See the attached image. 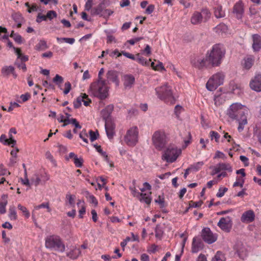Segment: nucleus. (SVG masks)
<instances>
[{
    "label": "nucleus",
    "instance_id": "57",
    "mask_svg": "<svg viewBox=\"0 0 261 261\" xmlns=\"http://www.w3.org/2000/svg\"><path fill=\"white\" fill-rule=\"evenodd\" d=\"M45 155V158L50 161L53 164H56V161L54 159L53 156L49 151L46 152Z\"/></svg>",
    "mask_w": 261,
    "mask_h": 261
},
{
    "label": "nucleus",
    "instance_id": "14",
    "mask_svg": "<svg viewBox=\"0 0 261 261\" xmlns=\"http://www.w3.org/2000/svg\"><path fill=\"white\" fill-rule=\"evenodd\" d=\"M105 130L109 139H112L115 135V124L112 119H107L105 121Z\"/></svg>",
    "mask_w": 261,
    "mask_h": 261
},
{
    "label": "nucleus",
    "instance_id": "46",
    "mask_svg": "<svg viewBox=\"0 0 261 261\" xmlns=\"http://www.w3.org/2000/svg\"><path fill=\"white\" fill-rule=\"evenodd\" d=\"M75 166L77 168H81L83 166V160L82 158H79L77 156L73 160Z\"/></svg>",
    "mask_w": 261,
    "mask_h": 261
},
{
    "label": "nucleus",
    "instance_id": "17",
    "mask_svg": "<svg viewBox=\"0 0 261 261\" xmlns=\"http://www.w3.org/2000/svg\"><path fill=\"white\" fill-rule=\"evenodd\" d=\"M255 213L253 210H249L244 212L241 217V221L243 223H249L252 222L255 219Z\"/></svg>",
    "mask_w": 261,
    "mask_h": 261
},
{
    "label": "nucleus",
    "instance_id": "7",
    "mask_svg": "<svg viewBox=\"0 0 261 261\" xmlns=\"http://www.w3.org/2000/svg\"><path fill=\"white\" fill-rule=\"evenodd\" d=\"M181 153V150L173 144L169 145L164 151L162 159L168 163L174 162Z\"/></svg>",
    "mask_w": 261,
    "mask_h": 261
},
{
    "label": "nucleus",
    "instance_id": "52",
    "mask_svg": "<svg viewBox=\"0 0 261 261\" xmlns=\"http://www.w3.org/2000/svg\"><path fill=\"white\" fill-rule=\"evenodd\" d=\"M39 174L42 184L49 179V175L47 173L44 172L42 173H39Z\"/></svg>",
    "mask_w": 261,
    "mask_h": 261
},
{
    "label": "nucleus",
    "instance_id": "23",
    "mask_svg": "<svg viewBox=\"0 0 261 261\" xmlns=\"http://www.w3.org/2000/svg\"><path fill=\"white\" fill-rule=\"evenodd\" d=\"M214 14L217 18H221L225 16V12L223 10L222 6L217 5L214 8Z\"/></svg>",
    "mask_w": 261,
    "mask_h": 261
},
{
    "label": "nucleus",
    "instance_id": "55",
    "mask_svg": "<svg viewBox=\"0 0 261 261\" xmlns=\"http://www.w3.org/2000/svg\"><path fill=\"white\" fill-rule=\"evenodd\" d=\"M11 173L7 169L4 168L3 165H0V176L5 175L6 174L10 175Z\"/></svg>",
    "mask_w": 261,
    "mask_h": 261
},
{
    "label": "nucleus",
    "instance_id": "50",
    "mask_svg": "<svg viewBox=\"0 0 261 261\" xmlns=\"http://www.w3.org/2000/svg\"><path fill=\"white\" fill-rule=\"evenodd\" d=\"M41 208H46L47 209L48 212H50L51 211V209L50 208V207L49 206L48 202L42 203L41 204L38 205L35 207V208L37 210H38V209H40Z\"/></svg>",
    "mask_w": 261,
    "mask_h": 261
},
{
    "label": "nucleus",
    "instance_id": "44",
    "mask_svg": "<svg viewBox=\"0 0 261 261\" xmlns=\"http://www.w3.org/2000/svg\"><path fill=\"white\" fill-rule=\"evenodd\" d=\"M57 40L58 42H61L62 41H64L66 43L70 44H72L75 42V39L71 38H57Z\"/></svg>",
    "mask_w": 261,
    "mask_h": 261
},
{
    "label": "nucleus",
    "instance_id": "11",
    "mask_svg": "<svg viewBox=\"0 0 261 261\" xmlns=\"http://www.w3.org/2000/svg\"><path fill=\"white\" fill-rule=\"evenodd\" d=\"M201 237L203 240L209 244H212L217 240V237L213 234L208 227H205L201 231Z\"/></svg>",
    "mask_w": 261,
    "mask_h": 261
},
{
    "label": "nucleus",
    "instance_id": "47",
    "mask_svg": "<svg viewBox=\"0 0 261 261\" xmlns=\"http://www.w3.org/2000/svg\"><path fill=\"white\" fill-rule=\"evenodd\" d=\"M46 16V19L48 18L51 20L53 18H56L57 17V14L55 11L50 10L47 11Z\"/></svg>",
    "mask_w": 261,
    "mask_h": 261
},
{
    "label": "nucleus",
    "instance_id": "9",
    "mask_svg": "<svg viewBox=\"0 0 261 261\" xmlns=\"http://www.w3.org/2000/svg\"><path fill=\"white\" fill-rule=\"evenodd\" d=\"M224 75L222 72H218L210 78L206 84L207 89L213 91L222 85L224 82Z\"/></svg>",
    "mask_w": 261,
    "mask_h": 261
},
{
    "label": "nucleus",
    "instance_id": "45",
    "mask_svg": "<svg viewBox=\"0 0 261 261\" xmlns=\"http://www.w3.org/2000/svg\"><path fill=\"white\" fill-rule=\"evenodd\" d=\"M18 208L23 213L24 215L27 218L30 217V214L25 207L21 205L20 204H19L18 205Z\"/></svg>",
    "mask_w": 261,
    "mask_h": 261
},
{
    "label": "nucleus",
    "instance_id": "36",
    "mask_svg": "<svg viewBox=\"0 0 261 261\" xmlns=\"http://www.w3.org/2000/svg\"><path fill=\"white\" fill-rule=\"evenodd\" d=\"M10 37L12 38L16 42L19 44H21L22 42L21 36L17 33H15L14 31H12Z\"/></svg>",
    "mask_w": 261,
    "mask_h": 261
},
{
    "label": "nucleus",
    "instance_id": "28",
    "mask_svg": "<svg viewBox=\"0 0 261 261\" xmlns=\"http://www.w3.org/2000/svg\"><path fill=\"white\" fill-rule=\"evenodd\" d=\"M81 252L80 249L75 248L67 253V256L71 259H76L80 255Z\"/></svg>",
    "mask_w": 261,
    "mask_h": 261
},
{
    "label": "nucleus",
    "instance_id": "15",
    "mask_svg": "<svg viewBox=\"0 0 261 261\" xmlns=\"http://www.w3.org/2000/svg\"><path fill=\"white\" fill-rule=\"evenodd\" d=\"M249 86L252 90L257 92H261V74H255L250 81Z\"/></svg>",
    "mask_w": 261,
    "mask_h": 261
},
{
    "label": "nucleus",
    "instance_id": "29",
    "mask_svg": "<svg viewBox=\"0 0 261 261\" xmlns=\"http://www.w3.org/2000/svg\"><path fill=\"white\" fill-rule=\"evenodd\" d=\"M138 199L141 202H145V203L149 204L150 203L151 198L150 197V193L149 194L146 193H141L139 196Z\"/></svg>",
    "mask_w": 261,
    "mask_h": 261
},
{
    "label": "nucleus",
    "instance_id": "59",
    "mask_svg": "<svg viewBox=\"0 0 261 261\" xmlns=\"http://www.w3.org/2000/svg\"><path fill=\"white\" fill-rule=\"evenodd\" d=\"M9 139H8V140H9L8 142L9 143H10V144H9V146H11L12 147H13L16 143V140L13 138V137L12 135V134H9Z\"/></svg>",
    "mask_w": 261,
    "mask_h": 261
},
{
    "label": "nucleus",
    "instance_id": "56",
    "mask_svg": "<svg viewBox=\"0 0 261 261\" xmlns=\"http://www.w3.org/2000/svg\"><path fill=\"white\" fill-rule=\"evenodd\" d=\"M113 13V11L110 9H103L101 17L104 18L109 17Z\"/></svg>",
    "mask_w": 261,
    "mask_h": 261
},
{
    "label": "nucleus",
    "instance_id": "13",
    "mask_svg": "<svg viewBox=\"0 0 261 261\" xmlns=\"http://www.w3.org/2000/svg\"><path fill=\"white\" fill-rule=\"evenodd\" d=\"M218 226L223 231L229 232L232 225V221L230 217L221 218L218 223Z\"/></svg>",
    "mask_w": 261,
    "mask_h": 261
},
{
    "label": "nucleus",
    "instance_id": "43",
    "mask_svg": "<svg viewBox=\"0 0 261 261\" xmlns=\"http://www.w3.org/2000/svg\"><path fill=\"white\" fill-rule=\"evenodd\" d=\"M89 133L90 135V139L91 142H93L96 140L99 136V134L97 130L93 132L92 130H90Z\"/></svg>",
    "mask_w": 261,
    "mask_h": 261
},
{
    "label": "nucleus",
    "instance_id": "40",
    "mask_svg": "<svg viewBox=\"0 0 261 261\" xmlns=\"http://www.w3.org/2000/svg\"><path fill=\"white\" fill-rule=\"evenodd\" d=\"M204 165V163L202 161L197 162L190 166V169L193 171H198L202 166Z\"/></svg>",
    "mask_w": 261,
    "mask_h": 261
},
{
    "label": "nucleus",
    "instance_id": "24",
    "mask_svg": "<svg viewBox=\"0 0 261 261\" xmlns=\"http://www.w3.org/2000/svg\"><path fill=\"white\" fill-rule=\"evenodd\" d=\"M254 61L252 56H248L244 59L243 67L246 69H249L253 65Z\"/></svg>",
    "mask_w": 261,
    "mask_h": 261
},
{
    "label": "nucleus",
    "instance_id": "26",
    "mask_svg": "<svg viewBox=\"0 0 261 261\" xmlns=\"http://www.w3.org/2000/svg\"><path fill=\"white\" fill-rule=\"evenodd\" d=\"M103 9V4H100L97 7L91 9V14L93 15H99L101 17Z\"/></svg>",
    "mask_w": 261,
    "mask_h": 261
},
{
    "label": "nucleus",
    "instance_id": "21",
    "mask_svg": "<svg viewBox=\"0 0 261 261\" xmlns=\"http://www.w3.org/2000/svg\"><path fill=\"white\" fill-rule=\"evenodd\" d=\"M202 243L200 239L194 237L192 244V251L193 253H197L202 248Z\"/></svg>",
    "mask_w": 261,
    "mask_h": 261
},
{
    "label": "nucleus",
    "instance_id": "62",
    "mask_svg": "<svg viewBox=\"0 0 261 261\" xmlns=\"http://www.w3.org/2000/svg\"><path fill=\"white\" fill-rule=\"evenodd\" d=\"M142 54L146 56H149L151 54V48L148 44L146 45L144 50H142Z\"/></svg>",
    "mask_w": 261,
    "mask_h": 261
},
{
    "label": "nucleus",
    "instance_id": "34",
    "mask_svg": "<svg viewBox=\"0 0 261 261\" xmlns=\"http://www.w3.org/2000/svg\"><path fill=\"white\" fill-rule=\"evenodd\" d=\"M48 47L46 42L44 40H40L36 45L35 48L37 50H44Z\"/></svg>",
    "mask_w": 261,
    "mask_h": 261
},
{
    "label": "nucleus",
    "instance_id": "3",
    "mask_svg": "<svg viewBox=\"0 0 261 261\" xmlns=\"http://www.w3.org/2000/svg\"><path fill=\"white\" fill-rule=\"evenodd\" d=\"M158 97L167 103L173 105L175 102L172 87L166 83L155 89Z\"/></svg>",
    "mask_w": 261,
    "mask_h": 261
},
{
    "label": "nucleus",
    "instance_id": "63",
    "mask_svg": "<svg viewBox=\"0 0 261 261\" xmlns=\"http://www.w3.org/2000/svg\"><path fill=\"white\" fill-rule=\"evenodd\" d=\"M47 20L46 15H41L39 13L37 16L36 22L40 23L42 21H46Z\"/></svg>",
    "mask_w": 261,
    "mask_h": 261
},
{
    "label": "nucleus",
    "instance_id": "39",
    "mask_svg": "<svg viewBox=\"0 0 261 261\" xmlns=\"http://www.w3.org/2000/svg\"><path fill=\"white\" fill-rule=\"evenodd\" d=\"M218 165L220 167V170H226L229 172L232 171V168L231 165L228 163H219Z\"/></svg>",
    "mask_w": 261,
    "mask_h": 261
},
{
    "label": "nucleus",
    "instance_id": "41",
    "mask_svg": "<svg viewBox=\"0 0 261 261\" xmlns=\"http://www.w3.org/2000/svg\"><path fill=\"white\" fill-rule=\"evenodd\" d=\"M75 198L74 195H71L68 193L66 194V199L68 204L71 206H74L75 204Z\"/></svg>",
    "mask_w": 261,
    "mask_h": 261
},
{
    "label": "nucleus",
    "instance_id": "1",
    "mask_svg": "<svg viewBox=\"0 0 261 261\" xmlns=\"http://www.w3.org/2000/svg\"><path fill=\"white\" fill-rule=\"evenodd\" d=\"M225 53V49L222 44H216L207 51L204 58H198L192 63L195 67L199 69L203 67H218L222 63Z\"/></svg>",
    "mask_w": 261,
    "mask_h": 261
},
{
    "label": "nucleus",
    "instance_id": "4",
    "mask_svg": "<svg viewBox=\"0 0 261 261\" xmlns=\"http://www.w3.org/2000/svg\"><path fill=\"white\" fill-rule=\"evenodd\" d=\"M108 91L105 81L97 80L91 83L89 88V93L100 99H104L107 97Z\"/></svg>",
    "mask_w": 261,
    "mask_h": 261
},
{
    "label": "nucleus",
    "instance_id": "18",
    "mask_svg": "<svg viewBox=\"0 0 261 261\" xmlns=\"http://www.w3.org/2000/svg\"><path fill=\"white\" fill-rule=\"evenodd\" d=\"M253 41L252 49L254 51L258 52L261 49V36L258 34H253L252 35Z\"/></svg>",
    "mask_w": 261,
    "mask_h": 261
},
{
    "label": "nucleus",
    "instance_id": "6",
    "mask_svg": "<svg viewBox=\"0 0 261 261\" xmlns=\"http://www.w3.org/2000/svg\"><path fill=\"white\" fill-rule=\"evenodd\" d=\"M45 245L47 248L61 252H63L65 250L64 244L58 236L47 237L45 238Z\"/></svg>",
    "mask_w": 261,
    "mask_h": 261
},
{
    "label": "nucleus",
    "instance_id": "5",
    "mask_svg": "<svg viewBox=\"0 0 261 261\" xmlns=\"http://www.w3.org/2000/svg\"><path fill=\"white\" fill-rule=\"evenodd\" d=\"M151 140L154 147L159 151L163 149L168 142V137L165 132L163 129L155 131Z\"/></svg>",
    "mask_w": 261,
    "mask_h": 261
},
{
    "label": "nucleus",
    "instance_id": "64",
    "mask_svg": "<svg viewBox=\"0 0 261 261\" xmlns=\"http://www.w3.org/2000/svg\"><path fill=\"white\" fill-rule=\"evenodd\" d=\"M129 190H130L133 195L134 197H136L138 198L139 196L140 195L141 193H140L138 191H137L135 187H130Z\"/></svg>",
    "mask_w": 261,
    "mask_h": 261
},
{
    "label": "nucleus",
    "instance_id": "49",
    "mask_svg": "<svg viewBox=\"0 0 261 261\" xmlns=\"http://www.w3.org/2000/svg\"><path fill=\"white\" fill-rule=\"evenodd\" d=\"M228 189L225 187H221L219 188L218 190V192H217L216 196L218 197H222L224 196L225 193L227 192Z\"/></svg>",
    "mask_w": 261,
    "mask_h": 261
},
{
    "label": "nucleus",
    "instance_id": "2",
    "mask_svg": "<svg viewBox=\"0 0 261 261\" xmlns=\"http://www.w3.org/2000/svg\"><path fill=\"white\" fill-rule=\"evenodd\" d=\"M248 108L240 103H234L230 105L227 110V115L232 120H236L239 124L238 130L242 132L247 123Z\"/></svg>",
    "mask_w": 261,
    "mask_h": 261
},
{
    "label": "nucleus",
    "instance_id": "22",
    "mask_svg": "<svg viewBox=\"0 0 261 261\" xmlns=\"http://www.w3.org/2000/svg\"><path fill=\"white\" fill-rule=\"evenodd\" d=\"M114 106L112 105L107 106L103 110L101 111V115L103 119L106 121L107 119H111L110 116L113 111Z\"/></svg>",
    "mask_w": 261,
    "mask_h": 261
},
{
    "label": "nucleus",
    "instance_id": "20",
    "mask_svg": "<svg viewBox=\"0 0 261 261\" xmlns=\"http://www.w3.org/2000/svg\"><path fill=\"white\" fill-rule=\"evenodd\" d=\"M12 18L17 24V27L20 28L25 21L24 17L20 12L13 13L11 15Z\"/></svg>",
    "mask_w": 261,
    "mask_h": 261
},
{
    "label": "nucleus",
    "instance_id": "42",
    "mask_svg": "<svg viewBox=\"0 0 261 261\" xmlns=\"http://www.w3.org/2000/svg\"><path fill=\"white\" fill-rule=\"evenodd\" d=\"M155 203H157L159 204L160 207L161 208L164 207L165 206V201H164V196L163 195H159L157 199L154 200Z\"/></svg>",
    "mask_w": 261,
    "mask_h": 261
},
{
    "label": "nucleus",
    "instance_id": "38",
    "mask_svg": "<svg viewBox=\"0 0 261 261\" xmlns=\"http://www.w3.org/2000/svg\"><path fill=\"white\" fill-rule=\"evenodd\" d=\"M135 60L142 65H148L149 64V62L151 61L150 59L149 60V61H147L144 57L140 56L139 54L137 55V57H136Z\"/></svg>",
    "mask_w": 261,
    "mask_h": 261
},
{
    "label": "nucleus",
    "instance_id": "19",
    "mask_svg": "<svg viewBox=\"0 0 261 261\" xmlns=\"http://www.w3.org/2000/svg\"><path fill=\"white\" fill-rule=\"evenodd\" d=\"M107 78L108 82L111 81L114 83L116 86L119 85V80L118 79V74L116 71L109 70L107 73Z\"/></svg>",
    "mask_w": 261,
    "mask_h": 261
},
{
    "label": "nucleus",
    "instance_id": "53",
    "mask_svg": "<svg viewBox=\"0 0 261 261\" xmlns=\"http://www.w3.org/2000/svg\"><path fill=\"white\" fill-rule=\"evenodd\" d=\"M82 97H77L75 100H74L73 102L74 108L77 109L79 108L82 105Z\"/></svg>",
    "mask_w": 261,
    "mask_h": 261
},
{
    "label": "nucleus",
    "instance_id": "31",
    "mask_svg": "<svg viewBox=\"0 0 261 261\" xmlns=\"http://www.w3.org/2000/svg\"><path fill=\"white\" fill-rule=\"evenodd\" d=\"M225 101V96L224 94L219 95H215L214 97L215 104L217 106H220Z\"/></svg>",
    "mask_w": 261,
    "mask_h": 261
},
{
    "label": "nucleus",
    "instance_id": "48",
    "mask_svg": "<svg viewBox=\"0 0 261 261\" xmlns=\"http://www.w3.org/2000/svg\"><path fill=\"white\" fill-rule=\"evenodd\" d=\"M245 180L244 178L237 177V181L233 183V187H237L240 186V187L242 188L244 185Z\"/></svg>",
    "mask_w": 261,
    "mask_h": 261
},
{
    "label": "nucleus",
    "instance_id": "58",
    "mask_svg": "<svg viewBox=\"0 0 261 261\" xmlns=\"http://www.w3.org/2000/svg\"><path fill=\"white\" fill-rule=\"evenodd\" d=\"M9 140L7 138L5 135L3 134L0 137V142L4 144V145H9L10 143L8 142Z\"/></svg>",
    "mask_w": 261,
    "mask_h": 261
},
{
    "label": "nucleus",
    "instance_id": "61",
    "mask_svg": "<svg viewBox=\"0 0 261 261\" xmlns=\"http://www.w3.org/2000/svg\"><path fill=\"white\" fill-rule=\"evenodd\" d=\"M7 204V201L0 202V214H4L6 213V206Z\"/></svg>",
    "mask_w": 261,
    "mask_h": 261
},
{
    "label": "nucleus",
    "instance_id": "27",
    "mask_svg": "<svg viewBox=\"0 0 261 261\" xmlns=\"http://www.w3.org/2000/svg\"><path fill=\"white\" fill-rule=\"evenodd\" d=\"M14 70L12 66H5L1 69V73L4 77H8L9 75Z\"/></svg>",
    "mask_w": 261,
    "mask_h": 261
},
{
    "label": "nucleus",
    "instance_id": "8",
    "mask_svg": "<svg viewBox=\"0 0 261 261\" xmlns=\"http://www.w3.org/2000/svg\"><path fill=\"white\" fill-rule=\"evenodd\" d=\"M211 17V13L206 8L202 9L201 12L195 11L191 18V22L194 25L207 21Z\"/></svg>",
    "mask_w": 261,
    "mask_h": 261
},
{
    "label": "nucleus",
    "instance_id": "37",
    "mask_svg": "<svg viewBox=\"0 0 261 261\" xmlns=\"http://www.w3.org/2000/svg\"><path fill=\"white\" fill-rule=\"evenodd\" d=\"M64 79L62 76L59 74H56L55 77L53 79V82L55 83L61 89V85L63 83Z\"/></svg>",
    "mask_w": 261,
    "mask_h": 261
},
{
    "label": "nucleus",
    "instance_id": "32",
    "mask_svg": "<svg viewBox=\"0 0 261 261\" xmlns=\"http://www.w3.org/2000/svg\"><path fill=\"white\" fill-rule=\"evenodd\" d=\"M9 213V217L11 220H16L17 219V213L14 206H10Z\"/></svg>",
    "mask_w": 261,
    "mask_h": 261
},
{
    "label": "nucleus",
    "instance_id": "12",
    "mask_svg": "<svg viewBox=\"0 0 261 261\" xmlns=\"http://www.w3.org/2000/svg\"><path fill=\"white\" fill-rule=\"evenodd\" d=\"M232 13L238 19H241L244 14V7L242 1L237 2L233 6Z\"/></svg>",
    "mask_w": 261,
    "mask_h": 261
},
{
    "label": "nucleus",
    "instance_id": "35",
    "mask_svg": "<svg viewBox=\"0 0 261 261\" xmlns=\"http://www.w3.org/2000/svg\"><path fill=\"white\" fill-rule=\"evenodd\" d=\"M164 233V231L163 229V228L161 227V226L159 224H158L156 226L155 229V236L156 238H158L159 239H161L163 234Z\"/></svg>",
    "mask_w": 261,
    "mask_h": 261
},
{
    "label": "nucleus",
    "instance_id": "25",
    "mask_svg": "<svg viewBox=\"0 0 261 261\" xmlns=\"http://www.w3.org/2000/svg\"><path fill=\"white\" fill-rule=\"evenodd\" d=\"M31 184L32 186H38L40 184H42L39 173H34L31 178Z\"/></svg>",
    "mask_w": 261,
    "mask_h": 261
},
{
    "label": "nucleus",
    "instance_id": "51",
    "mask_svg": "<svg viewBox=\"0 0 261 261\" xmlns=\"http://www.w3.org/2000/svg\"><path fill=\"white\" fill-rule=\"evenodd\" d=\"M210 135L211 140H213L214 139L216 142H219L220 135L217 132L212 130L210 132Z\"/></svg>",
    "mask_w": 261,
    "mask_h": 261
},
{
    "label": "nucleus",
    "instance_id": "54",
    "mask_svg": "<svg viewBox=\"0 0 261 261\" xmlns=\"http://www.w3.org/2000/svg\"><path fill=\"white\" fill-rule=\"evenodd\" d=\"M65 89L63 91V93L65 95L69 93L71 89V85L69 82H67L65 83Z\"/></svg>",
    "mask_w": 261,
    "mask_h": 261
},
{
    "label": "nucleus",
    "instance_id": "16",
    "mask_svg": "<svg viewBox=\"0 0 261 261\" xmlns=\"http://www.w3.org/2000/svg\"><path fill=\"white\" fill-rule=\"evenodd\" d=\"M124 88L125 90L130 89L135 82V79L132 74H125L122 77Z\"/></svg>",
    "mask_w": 261,
    "mask_h": 261
},
{
    "label": "nucleus",
    "instance_id": "60",
    "mask_svg": "<svg viewBox=\"0 0 261 261\" xmlns=\"http://www.w3.org/2000/svg\"><path fill=\"white\" fill-rule=\"evenodd\" d=\"M179 3L183 5L185 8H188L192 6L190 0H179Z\"/></svg>",
    "mask_w": 261,
    "mask_h": 261
},
{
    "label": "nucleus",
    "instance_id": "10",
    "mask_svg": "<svg viewBox=\"0 0 261 261\" xmlns=\"http://www.w3.org/2000/svg\"><path fill=\"white\" fill-rule=\"evenodd\" d=\"M139 130L137 126L129 128L124 137L125 143L129 146H134L138 141Z\"/></svg>",
    "mask_w": 261,
    "mask_h": 261
},
{
    "label": "nucleus",
    "instance_id": "33",
    "mask_svg": "<svg viewBox=\"0 0 261 261\" xmlns=\"http://www.w3.org/2000/svg\"><path fill=\"white\" fill-rule=\"evenodd\" d=\"M225 257L222 252L217 251L215 256L212 258V261H225Z\"/></svg>",
    "mask_w": 261,
    "mask_h": 261
},
{
    "label": "nucleus",
    "instance_id": "30",
    "mask_svg": "<svg viewBox=\"0 0 261 261\" xmlns=\"http://www.w3.org/2000/svg\"><path fill=\"white\" fill-rule=\"evenodd\" d=\"M214 30L217 34H222L227 31V27L224 23H221L215 27Z\"/></svg>",
    "mask_w": 261,
    "mask_h": 261
}]
</instances>
